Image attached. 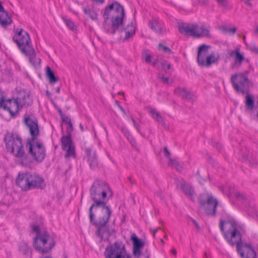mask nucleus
I'll use <instances>...</instances> for the list:
<instances>
[{
    "mask_svg": "<svg viewBox=\"0 0 258 258\" xmlns=\"http://www.w3.org/2000/svg\"><path fill=\"white\" fill-rule=\"evenodd\" d=\"M166 67V68H167V69H169L170 68V65L168 63L166 65L165 64V67Z\"/></svg>",
    "mask_w": 258,
    "mask_h": 258,
    "instance_id": "obj_47",
    "label": "nucleus"
},
{
    "mask_svg": "<svg viewBox=\"0 0 258 258\" xmlns=\"http://www.w3.org/2000/svg\"><path fill=\"white\" fill-rule=\"evenodd\" d=\"M61 146L62 151L65 153L64 157L66 158H75V146L70 135L63 136L61 138Z\"/></svg>",
    "mask_w": 258,
    "mask_h": 258,
    "instance_id": "obj_13",
    "label": "nucleus"
},
{
    "mask_svg": "<svg viewBox=\"0 0 258 258\" xmlns=\"http://www.w3.org/2000/svg\"><path fill=\"white\" fill-rule=\"evenodd\" d=\"M158 228H156V229H152L153 236H154V235H155V234H156V232L158 231Z\"/></svg>",
    "mask_w": 258,
    "mask_h": 258,
    "instance_id": "obj_44",
    "label": "nucleus"
},
{
    "mask_svg": "<svg viewBox=\"0 0 258 258\" xmlns=\"http://www.w3.org/2000/svg\"><path fill=\"white\" fill-rule=\"evenodd\" d=\"M85 151L86 154V158L90 167L91 168H95L98 165L95 151L92 147L86 148Z\"/></svg>",
    "mask_w": 258,
    "mask_h": 258,
    "instance_id": "obj_17",
    "label": "nucleus"
},
{
    "mask_svg": "<svg viewBox=\"0 0 258 258\" xmlns=\"http://www.w3.org/2000/svg\"><path fill=\"white\" fill-rule=\"evenodd\" d=\"M95 207L102 208V216L99 218V224L101 225H105L109 221L111 214V210L110 208L106 205L105 202L104 205H96Z\"/></svg>",
    "mask_w": 258,
    "mask_h": 258,
    "instance_id": "obj_18",
    "label": "nucleus"
},
{
    "mask_svg": "<svg viewBox=\"0 0 258 258\" xmlns=\"http://www.w3.org/2000/svg\"><path fill=\"white\" fill-rule=\"evenodd\" d=\"M118 107L120 108V109L122 111H124L123 108H122V107H121L120 106H118Z\"/></svg>",
    "mask_w": 258,
    "mask_h": 258,
    "instance_id": "obj_52",
    "label": "nucleus"
},
{
    "mask_svg": "<svg viewBox=\"0 0 258 258\" xmlns=\"http://www.w3.org/2000/svg\"><path fill=\"white\" fill-rule=\"evenodd\" d=\"M63 121L68 124L69 127H70L71 128L72 127V125L70 119L67 118L66 119H64Z\"/></svg>",
    "mask_w": 258,
    "mask_h": 258,
    "instance_id": "obj_40",
    "label": "nucleus"
},
{
    "mask_svg": "<svg viewBox=\"0 0 258 258\" xmlns=\"http://www.w3.org/2000/svg\"><path fill=\"white\" fill-rule=\"evenodd\" d=\"M62 20L65 23L66 25L71 30H74L76 29V26L74 22L70 19L67 17H63Z\"/></svg>",
    "mask_w": 258,
    "mask_h": 258,
    "instance_id": "obj_30",
    "label": "nucleus"
},
{
    "mask_svg": "<svg viewBox=\"0 0 258 258\" xmlns=\"http://www.w3.org/2000/svg\"><path fill=\"white\" fill-rule=\"evenodd\" d=\"M104 232L103 228L99 227L96 232L97 235L100 238L101 240H102L103 239Z\"/></svg>",
    "mask_w": 258,
    "mask_h": 258,
    "instance_id": "obj_36",
    "label": "nucleus"
},
{
    "mask_svg": "<svg viewBox=\"0 0 258 258\" xmlns=\"http://www.w3.org/2000/svg\"><path fill=\"white\" fill-rule=\"evenodd\" d=\"M171 252H172V253H173L174 255H175L176 254V251L175 249H172L171 250Z\"/></svg>",
    "mask_w": 258,
    "mask_h": 258,
    "instance_id": "obj_46",
    "label": "nucleus"
},
{
    "mask_svg": "<svg viewBox=\"0 0 258 258\" xmlns=\"http://www.w3.org/2000/svg\"><path fill=\"white\" fill-rule=\"evenodd\" d=\"M199 2H202L203 3H206V2L207 1V0H198Z\"/></svg>",
    "mask_w": 258,
    "mask_h": 258,
    "instance_id": "obj_51",
    "label": "nucleus"
},
{
    "mask_svg": "<svg viewBox=\"0 0 258 258\" xmlns=\"http://www.w3.org/2000/svg\"><path fill=\"white\" fill-rule=\"evenodd\" d=\"M220 228L227 241L231 245L236 244L238 253L242 258H257L254 245L250 242H240L242 226L232 219L221 220Z\"/></svg>",
    "mask_w": 258,
    "mask_h": 258,
    "instance_id": "obj_1",
    "label": "nucleus"
},
{
    "mask_svg": "<svg viewBox=\"0 0 258 258\" xmlns=\"http://www.w3.org/2000/svg\"><path fill=\"white\" fill-rule=\"evenodd\" d=\"M148 111L154 119L156 120L162 125H165L163 118L161 116L160 114L156 110V109L152 107H149L148 108Z\"/></svg>",
    "mask_w": 258,
    "mask_h": 258,
    "instance_id": "obj_23",
    "label": "nucleus"
},
{
    "mask_svg": "<svg viewBox=\"0 0 258 258\" xmlns=\"http://www.w3.org/2000/svg\"><path fill=\"white\" fill-rule=\"evenodd\" d=\"M152 65H153V66H155V62H153V63H152Z\"/></svg>",
    "mask_w": 258,
    "mask_h": 258,
    "instance_id": "obj_54",
    "label": "nucleus"
},
{
    "mask_svg": "<svg viewBox=\"0 0 258 258\" xmlns=\"http://www.w3.org/2000/svg\"><path fill=\"white\" fill-rule=\"evenodd\" d=\"M26 55L29 56L30 62L35 67L39 66L41 62V59L39 58H37L36 56L35 51L34 49V52L31 54H25Z\"/></svg>",
    "mask_w": 258,
    "mask_h": 258,
    "instance_id": "obj_24",
    "label": "nucleus"
},
{
    "mask_svg": "<svg viewBox=\"0 0 258 258\" xmlns=\"http://www.w3.org/2000/svg\"><path fill=\"white\" fill-rule=\"evenodd\" d=\"M209 47L207 45H202L199 48L197 59L199 65L201 66L209 67L218 60L219 56L217 54H209Z\"/></svg>",
    "mask_w": 258,
    "mask_h": 258,
    "instance_id": "obj_11",
    "label": "nucleus"
},
{
    "mask_svg": "<svg viewBox=\"0 0 258 258\" xmlns=\"http://www.w3.org/2000/svg\"><path fill=\"white\" fill-rule=\"evenodd\" d=\"M131 239L133 242V254L137 258H146L145 255L141 254V249L144 245V241L138 238L135 234L131 235Z\"/></svg>",
    "mask_w": 258,
    "mask_h": 258,
    "instance_id": "obj_15",
    "label": "nucleus"
},
{
    "mask_svg": "<svg viewBox=\"0 0 258 258\" xmlns=\"http://www.w3.org/2000/svg\"><path fill=\"white\" fill-rule=\"evenodd\" d=\"M217 204V200L212 196H209L207 199V202L204 205L206 213L208 215L214 214Z\"/></svg>",
    "mask_w": 258,
    "mask_h": 258,
    "instance_id": "obj_19",
    "label": "nucleus"
},
{
    "mask_svg": "<svg viewBox=\"0 0 258 258\" xmlns=\"http://www.w3.org/2000/svg\"><path fill=\"white\" fill-rule=\"evenodd\" d=\"M124 17V9L116 1L113 2L105 8L103 17L105 20L111 19L112 26L114 29L122 24Z\"/></svg>",
    "mask_w": 258,
    "mask_h": 258,
    "instance_id": "obj_6",
    "label": "nucleus"
},
{
    "mask_svg": "<svg viewBox=\"0 0 258 258\" xmlns=\"http://www.w3.org/2000/svg\"><path fill=\"white\" fill-rule=\"evenodd\" d=\"M20 250L24 254L30 253V249L26 243H23V244L20 246Z\"/></svg>",
    "mask_w": 258,
    "mask_h": 258,
    "instance_id": "obj_35",
    "label": "nucleus"
},
{
    "mask_svg": "<svg viewBox=\"0 0 258 258\" xmlns=\"http://www.w3.org/2000/svg\"><path fill=\"white\" fill-rule=\"evenodd\" d=\"M122 131L124 133L125 135L128 138L130 136V134L128 133L127 131L126 130H122Z\"/></svg>",
    "mask_w": 258,
    "mask_h": 258,
    "instance_id": "obj_43",
    "label": "nucleus"
},
{
    "mask_svg": "<svg viewBox=\"0 0 258 258\" xmlns=\"http://www.w3.org/2000/svg\"><path fill=\"white\" fill-rule=\"evenodd\" d=\"M132 120L134 122V126L138 130V124L137 123H136L135 120L134 119H132Z\"/></svg>",
    "mask_w": 258,
    "mask_h": 258,
    "instance_id": "obj_45",
    "label": "nucleus"
},
{
    "mask_svg": "<svg viewBox=\"0 0 258 258\" xmlns=\"http://www.w3.org/2000/svg\"><path fill=\"white\" fill-rule=\"evenodd\" d=\"M13 39L23 54L34 52V48L29 34L25 30L21 28L17 29L15 31Z\"/></svg>",
    "mask_w": 258,
    "mask_h": 258,
    "instance_id": "obj_7",
    "label": "nucleus"
},
{
    "mask_svg": "<svg viewBox=\"0 0 258 258\" xmlns=\"http://www.w3.org/2000/svg\"><path fill=\"white\" fill-rule=\"evenodd\" d=\"M149 25L151 29L156 33L161 34L165 31L164 24L157 19H154L150 21Z\"/></svg>",
    "mask_w": 258,
    "mask_h": 258,
    "instance_id": "obj_20",
    "label": "nucleus"
},
{
    "mask_svg": "<svg viewBox=\"0 0 258 258\" xmlns=\"http://www.w3.org/2000/svg\"><path fill=\"white\" fill-rule=\"evenodd\" d=\"M104 258H131V253L126 250L125 244L116 241L107 245L103 252Z\"/></svg>",
    "mask_w": 258,
    "mask_h": 258,
    "instance_id": "obj_9",
    "label": "nucleus"
},
{
    "mask_svg": "<svg viewBox=\"0 0 258 258\" xmlns=\"http://www.w3.org/2000/svg\"><path fill=\"white\" fill-rule=\"evenodd\" d=\"M18 100L20 108L27 107L32 104L33 100L28 93L23 92L21 93L20 96L17 98Z\"/></svg>",
    "mask_w": 258,
    "mask_h": 258,
    "instance_id": "obj_21",
    "label": "nucleus"
},
{
    "mask_svg": "<svg viewBox=\"0 0 258 258\" xmlns=\"http://www.w3.org/2000/svg\"><path fill=\"white\" fill-rule=\"evenodd\" d=\"M218 3L222 5H226V0H217Z\"/></svg>",
    "mask_w": 258,
    "mask_h": 258,
    "instance_id": "obj_41",
    "label": "nucleus"
},
{
    "mask_svg": "<svg viewBox=\"0 0 258 258\" xmlns=\"http://www.w3.org/2000/svg\"><path fill=\"white\" fill-rule=\"evenodd\" d=\"M175 92L176 94L183 98H186L187 97L188 92L184 88H177L175 89Z\"/></svg>",
    "mask_w": 258,
    "mask_h": 258,
    "instance_id": "obj_34",
    "label": "nucleus"
},
{
    "mask_svg": "<svg viewBox=\"0 0 258 258\" xmlns=\"http://www.w3.org/2000/svg\"><path fill=\"white\" fill-rule=\"evenodd\" d=\"M125 38L128 39L132 37L135 33V26L133 23L128 24L125 28Z\"/></svg>",
    "mask_w": 258,
    "mask_h": 258,
    "instance_id": "obj_26",
    "label": "nucleus"
},
{
    "mask_svg": "<svg viewBox=\"0 0 258 258\" xmlns=\"http://www.w3.org/2000/svg\"><path fill=\"white\" fill-rule=\"evenodd\" d=\"M180 32L196 38L207 37L209 35V28L202 24L191 23L179 26Z\"/></svg>",
    "mask_w": 258,
    "mask_h": 258,
    "instance_id": "obj_10",
    "label": "nucleus"
},
{
    "mask_svg": "<svg viewBox=\"0 0 258 258\" xmlns=\"http://www.w3.org/2000/svg\"><path fill=\"white\" fill-rule=\"evenodd\" d=\"M5 141L7 150L16 157L23 158L25 157V152L22 140L18 136L8 133L5 137Z\"/></svg>",
    "mask_w": 258,
    "mask_h": 258,
    "instance_id": "obj_8",
    "label": "nucleus"
},
{
    "mask_svg": "<svg viewBox=\"0 0 258 258\" xmlns=\"http://www.w3.org/2000/svg\"><path fill=\"white\" fill-rule=\"evenodd\" d=\"M245 3L247 5H251V4H250V2H249V0H246V1H245Z\"/></svg>",
    "mask_w": 258,
    "mask_h": 258,
    "instance_id": "obj_48",
    "label": "nucleus"
},
{
    "mask_svg": "<svg viewBox=\"0 0 258 258\" xmlns=\"http://www.w3.org/2000/svg\"><path fill=\"white\" fill-rule=\"evenodd\" d=\"M181 188L185 194L188 196L192 200L194 192L191 187L188 184L183 183L181 185Z\"/></svg>",
    "mask_w": 258,
    "mask_h": 258,
    "instance_id": "obj_27",
    "label": "nucleus"
},
{
    "mask_svg": "<svg viewBox=\"0 0 258 258\" xmlns=\"http://www.w3.org/2000/svg\"><path fill=\"white\" fill-rule=\"evenodd\" d=\"M151 55L149 54H146L145 55V60L147 62L149 63H151Z\"/></svg>",
    "mask_w": 258,
    "mask_h": 258,
    "instance_id": "obj_38",
    "label": "nucleus"
},
{
    "mask_svg": "<svg viewBox=\"0 0 258 258\" xmlns=\"http://www.w3.org/2000/svg\"><path fill=\"white\" fill-rule=\"evenodd\" d=\"M221 31L225 34H234L236 31V27H228L226 26H222L221 27Z\"/></svg>",
    "mask_w": 258,
    "mask_h": 258,
    "instance_id": "obj_29",
    "label": "nucleus"
},
{
    "mask_svg": "<svg viewBox=\"0 0 258 258\" xmlns=\"http://www.w3.org/2000/svg\"><path fill=\"white\" fill-rule=\"evenodd\" d=\"M40 258H52L50 256H42Z\"/></svg>",
    "mask_w": 258,
    "mask_h": 258,
    "instance_id": "obj_50",
    "label": "nucleus"
},
{
    "mask_svg": "<svg viewBox=\"0 0 258 258\" xmlns=\"http://www.w3.org/2000/svg\"><path fill=\"white\" fill-rule=\"evenodd\" d=\"M46 76L51 83H54L57 81V79L54 76L53 72L51 71L49 67H46Z\"/></svg>",
    "mask_w": 258,
    "mask_h": 258,
    "instance_id": "obj_28",
    "label": "nucleus"
},
{
    "mask_svg": "<svg viewBox=\"0 0 258 258\" xmlns=\"http://www.w3.org/2000/svg\"><path fill=\"white\" fill-rule=\"evenodd\" d=\"M84 13L90 17L93 20H97L98 18V14L96 10L90 8H85L83 9Z\"/></svg>",
    "mask_w": 258,
    "mask_h": 258,
    "instance_id": "obj_25",
    "label": "nucleus"
},
{
    "mask_svg": "<svg viewBox=\"0 0 258 258\" xmlns=\"http://www.w3.org/2000/svg\"><path fill=\"white\" fill-rule=\"evenodd\" d=\"M0 108L8 111L11 116H14L18 112L20 106L17 98H4L0 105Z\"/></svg>",
    "mask_w": 258,
    "mask_h": 258,
    "instance_id": "obj_14",
    "label": "nucleus"
},
{
    "mask_svg": "<svg viewBox=\"0 0 258 258\" xmlns=\"http://www.w3.org/2000/svg\"><path fill=\"white\" fill-rule=\"evenodd\" d=\"M17 184L23 190L28 191L35 188H43L45 184L43 179L36 174L29 172L19 173L17 179Z\"/></svg>",
    "mask_w": 258,
    "mask_h": 258,
    "instance_id": "obj_5",
    "label": "nucleus"
},
{
    "mask_svg": "<svg viewBox=\"0 0 258 258\" xmlns=\"http://www.w3.org/2000/svg\"><path fill=\"white\" fill-rule=\"evenodd\" d=\"M255 31H256V32L257 33H258V27H257V28H256V29Z\"/></svg>",
    "mask_w": 258,
    "mask_h": 258,
    "instance_id": "obj_53",
    "label": "nucleus"
},
{
    "mask_svg": "<svg viewBox=\"0 0 258 258\" xmlns=\"http://www.w3.org/2000/svg\"><path fill=\"white\" fill-rule=\"evenodd\" d=\"M169 164L172 167L175 168L178 171H181L182 169L181 165L179 164V162L176 159H170Z\"/></svg>",
    "mask_w": 258,
    "mask_h": 258,
    "instance_id": "obj_31",
    "label": "nucleus"
},
{
    "mask_svg": "<svg viewBox=\"0 0 258 258\" xmlns=\"http://www.w3.org/2000/svg\"><path fill=\"white\" fill-rule=\"evenodd\" d=\"M230 55L234 58L235 64L240 66L244 59V56L241 53L239 49L233 50L230 53Z\"/></svg>",
    "mask_w": 258,
    "mask_h": 258,
    "instance_id": "obj_22",
    "label": "nucleus"
},
{
    "mask_svg": "<svg viewBox=\"0 0 258 258\" xmlns=\"http://www.w3.org/2000/svg\"><path fill=\"white\" fill-rule=\"evenodd\" d=\"M112 192L108 184L102 181H95L90 189V197L94 202L89 209V217L91 223L96 224L94 221L92 209L96 205H104V203L111 198Z\"/></svg>",
    "mask_w": 258,
    "mask_h": 258,
    "instance_id": "obj_3",
    "label": "nucleus"
},
{
    "mask_svg": "<svg viewBox=\"0 0 258 258\" xmlns=\"http://www.w3.org/2000/svg\"><path fill=\"white\" fill-rule=\"evenodd\" d=\"M169 164L172 167L175 168L178 171H181L182 169L181 165L179 164V162L176 159H170Z\"/></svg>",
    "mask_w": 258,
    "mask_h": 258,
    "instance_id": "obj_33",
    "label": "nucleus"
},
{
    "mask_svg": "<svg viewBox=\"0 0 258 258\" xmlns=\"http://www.w3.org/2000/svg\"><path fill=\"white\" fill-rule=\"evenodd\" d=\"M24 121L31 136V138L28 141L27 148L35 161L41 162L45 156V149L43 143L36 139L39 132L37 120L34 116L27 114L24 117Z\"/></svg>",
    "mask_w": 258,
    "mask_h": 258,
    "instance_id": "obj_2",
    "label": "nucleus"
},
{
    "mask_svg": "<svg viewBox=\"0 0 258 258\" xmlns=\"http://www.w3.org/2000/svg\"><path fill=\"white\" fill-rule=\"evenodd\" d=\"M164 152L165 153V156L166 157H169L170 155V153H169V152L168 151L167 148H166V147L164 148Z\"/></svg>",
    "mask_w": 258,
    "mask_h": 258,
    "instance_id": "obj_42",
    "label": "nucleus"
},
{
    "mask_svg": "<svg viewBox=\"0 0 258 258\" xmlns=\"http://www.w3.org/2000/svg\"><path fill=\"white\" fill-rule=\"evenodd\" d=\"M22 164L24 166H26L27 165V163L24 161H22L21 162Z\"/></svg>",
    "mask_w": 258,
    "mask_h": 258,
    "instance_id": "obj_49",
    "label": "nucleus"
},
{
    "mask_svg": "<svg viewBox=\"0 0 258 258\" xmlns=\"http://www.w3.org/2000/svg\"><path fill=\"white\" fill-rule=\"evenodd\" d=\"M36 236L33 239V245L35 248L41 252H47L55 245L53 237L45 230L41 229L39 226L33 225L32 227Z\"/></svg>",
    "mask_w": 258,
    "mask_h": 258,
    "instance_id": "obj_4",
    "label": "nucleus"
},
{
    "mask_svg": "<svg viewBox=\"0 0 258 258\" xmlns=\"http://www.w3.org/2000/svg\"><path fill=\"white\" fill-rule=\"evenodd\" d=\"M231 82L235 91L238 93L246 92L249 87V81L242 73H236L231 77Z\"/></svg>",
    "mask_w": 258,
    "mask_h": 258,
    "instance_id": "obj_12",
    "label": "nucleus"
},
{
    "mask_svg": "<svg viewBox=\"0 0 258 258\" xmlns=\"http://www.w3.org/2000/svg\"><path fill=\"white\" fill-rule=\"evenodd\" d=\"M245 110L250 116L258 120V109H254V102L252 97L247 94L245 96Z\"/></svg>",
    "mask_w": 258,
    "mask_h": 258,
    "instance_id": "obj_16",
    "label": "nucleus"
},
{
    "mask_svg": "<svg viewBox=\"0 0 258 258\" xmlns=\"http://www.w3.org/2000/svg\"><path fill=\"white\" fill-rule=\"evenodd\" d=\"M169 164L172 167L175 168L178 171H181L182 169L181 165L179 164V162L176 159H170Z\"/></svg>",
    "mask_w": 258,
    "mask_h": 258,
    "instance_id": "obj_32",
    "label": "nucleus"
},
{
    "mask_svg": "<svg viewBox=\"0 0 258 258\" xmlns=\"http://www.w3.org/2000/svg\"><path fill=\"white\" fill-rule=\"evenodd\" d=\"M159 49L167 53H169L171 51L170 49L168 47L165 46L161 44H159Z\"/></svg>",
    "mask_w": 258,
    "mask_h": 258,
    "instance_id": "obj_37",
    "label": "nucleus"
},
{
    "mask_svg": "<svg viewBox=\"0 0 258 258\" xmlns=\"http://www.w3.org/2000/svg\"><path fill=\"white\" fill-rule=\"evenodd\" d=\"M162 80L164 83H165L166 84H169L171 83V81H170L169 79L168 78L163 77L162 78Z\"/></svg>",
    "mask_w": 258,
    "mask_h": 258,
    "instance_id": "obj_39",
    "label": "nucleus"
}]
</instances>
